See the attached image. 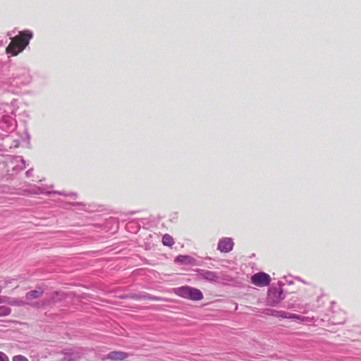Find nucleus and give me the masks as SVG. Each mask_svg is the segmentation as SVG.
Listing matches in <instances>:
<instances>
[{
	"label": "nucleus",
	"mask_w": 361,
	"mask_h": 361,
	"mask_svg": "<svg viewBox=\"0 0 361 361\" xmlns=\"http://www.w3.org/2000/svg\"><path fill=\"white\" fill-rule=\"evenodd\" d=\"M197 278L200 280H204L209 283H217L219 281V276L215 271L206 269H197L196 270Z\"/></svg>",
	"instance_id": "6"
},
{
	"label": "nucleus",
	"mask_w": 361,
	"mask_h": 361,
	"mask_svg": "<svg viewBox=\"0 0 361 361\" xmlns=\"http://www.w3.org/2000/svg\"><path fill=\"white\" fill-rule=\"evenodd\" d=\"M33 35L30 30H24L20 32V42L18 45H14L12 43L6 47V52L11 54L12 56H16L20 52L23 51L25 47L29 44L30 40L32 38Z\"/></svg>",
	"instance_id": "3"
},
{
	"label": "nucleus",
	"mask_w": 361,
	"mask_h": 361,
	"mask_svg": "<svg viewBox=\"0 0 361 361\" xmlns=\"http://www.w3.org/2000/svg\"><path fill=\"white\" fill-rule=\"evenodd\" d=\"M285 315L286 316H283L282 318H288V319H297V320L299 318V314H297L295 313H290V312H285Z\"/></svg>",
	"instance_id": "20"
},
{
	"label": "nucleus",
	"mask_w": 361,
	"mask_h": 361,
	"mask_svg": "<svg viewBox=\"0 0 361 361\" xmlns=\"http://www.w3.org/2000/svg\"><path fill=\"white\" fill-rule=\"evenodd\" d=\"M132 295V293H129V294H125V295H122L120 296V298L121 299H131V296Z\"/></svg>",
	"instance_id": "26"
},
{
	"label": "nucleus",
	"mask_w": 361,
	"mask_h": 361,
	"mask_svg": "<svg viewBox=\"0 0 361 361\" xmlns=\"http://www.w3.org/2000/svg\"><path fill=\"white\" fill-rule=\"evenodd\" d=\"M145 220V219H139L137 220L129 221L126 224L127 230L133 233H137L141 227V225L139 221L143 222Z\"/></svg>",
	"instance_id": "13"
},
{
	"label": "nucleus",
	"mask_w": 361,
	"mask_h": 361,
	"mask_svg": "<svg viewBox=\"0 0 361 361\" xmlns=\"http://www.w3.org/2000/svg\"><path fill=\"white\" fill-rule=\"evenodd\" d=\"M298 320H299L301 322H313L315 321L314 317H305V316L300 315V314H299V318Z\"/></svg>",
	"instance_id": "19"
},
{
	"label": "nucleus",
	"mask_w": 361,
	"mask_h": 361,
	"mask_svg": "<svg viewBox=\"0 0 361 361\" xmlns=\"http://www.w3.org/2000/svg\"><path fill=\"white\" fill-rule=\"evenodd\" d=\"M271 282L270 276L263 271L257 272L251 277V283L259 287H264L269 285Z\"/></svg>",
	"instance_id": "7"
},
{
	"label": "nucleus",
	"mask_w": 361,
	"mask_h": 361,
	"mask_svg": "<svg viewBox=\"0 0 361 361\" xmlns=\"http://www.w3.org/2000/svg\"><path fill=\"white\" fill-rule=\"evenodd\" d=\"M49 194H58L60 195L68 196V193L66 192L65 191H52L50 192Z\"/></svg>",
	"instance_id": "23"
},
{
	"label": "nucleus",
	"mask_w": 361,
	"mask_h": 361,
	"mask_svg": "<svg viewBox=\"0 0 361 361\" xmlns=\"http://www.w3.org/2000/svg\"><path fill=\"white\" fill-rule=\"evenodd\" d=\"M135 212L134 211H132V212H129V214H135Z\"/></svg>",
	"instance_id": "31"
},
{
	"label": "nucleus",
	"mask_w": 361,
	"mask_h": 361,
	"mask_svg": "<svg viewBox=\"0 0 361 361\" xmlns=\"http://www.w3.org/2000/svg\"><path fill=\"white\" fill-rule=\"evenodd\" d=\"M13 361H29L28 359L21 355H15L13 357Z\"/></svg>",
	"instance_id": "21"
},
{
	"label": "nucleus",
	"mask_w": 361,
	"mask_h": 361,
	"mask_svg": "<svg viewBox=\"0 0 361 361\" xmlns=\"http://www.w3.org/2000/svg\"><path fill=\"white\" fill-rule=\"evenodd\" d=\"M44 293V291L41 289L32 290L27 292L25 295V298L27 300H31L32 299H37L40 298Z\"/></svg>",
	"instance_id": "15"
},
{
	"label": "nucleus",
	"mask_w": 361,
	"mask_h": 361,
	"mask_svg": "<svg viewBox=\"0 0 361 361\" xmlns=\"http://www.w3.org/2000/svg\"><path fill=\"white\" fill-rule=\"evenodd\" d=\"M128 357V353L123 351H111L106 355V359L111 360H124Z\"/></svg>",
	"instance_id": "12"
},
{
	"label": "nucleus",
	"mask_w": 361,
	"mask_h": 361,
	"mask_svg": "<svg viewBox=\"0 0 361 361\" xmlns=\"http://www.w3.org/2000/svg\"><path fill=\"white\" fill-rule=\"evenodd\" d=\"M17 127V121L14 117L4 114L0 118V128L6 132L12 133Z\"/></svg>",
	"instance_id": "5"
},
{
	"label": "nucleus",
	"mask_w": 361,
	"mask_h": 361,
	"mask_svg": "<svg viewBox=\"0 0 361 361\" xmlns=\"http://www.w3.org/2000/svg\"><path fill=\"white\" fill-rule=\"evenodd\" d=\"M31 80L30 71L25 66L0 61V89L17 92L18 89L29 85Z\"/></svg>",
	"instance_id": "1"
},
{
	"label": "nucleus",
	"mask_w": 361,
	"mask_h": 361,
	"mask_svg": "<svg viewBox=\"0 0 361 361\" xmlns=\"http://www.w3.org/2000/svg\"><path fill=\"white\" fill-rule=\"evenodd\" d=\"M288 284H292L293 281H288Z\"/></svg>",
	"instance_id": "34"
},
{
	"label": "nucleus",
	"mask_w": 361,
	"mask_h": 361,
	"mask_svg": "<svg viewBox=\"0 0 361 361\" xmlns=\"http://www.w3.org/2000/svg\"><path fill=\"white\" fill-rule=\"evenodd\" d=\"M25 138L27 140V142L29 143L30 140V135L27 129L25 130Z\"/></svg>",
	"instance_id": "25"
},
{
	"label": "nucleus",
	"mask_w": 361,
	"mask_h": 361,
	"mask_svg": "<svg viewBox=\"0 0 361 361\" xmlns=\"http://www.w3.org/2000/svg\"><path fill=\"white\" fill-rule=\"evenodd\" d=\"M264 313L267 315L274 316L276 317H283L285 315V311L276 310L274 309L266 308L264 310Z\"/></svg>",
	"instance_id": "16"
},
{
	"label": "nucleus",
	"mask_w": 361,
	"mask_h": 361,
	"mask_svg": "<svg viewBox=\"0 0 361 361\" xmlns=\"http://www.w3.org/2000/svg\"><path fill=\"white\" fill-rule=\"evenodd\" d=\"M233 246L234 243L231 238L224 237L219 240L217 250L221 252L227 253L233 250Z\"/></svg>",
	"instance_id": "8"
},
{
	"label": "nucleus",
	"mask_w": 361,
	"mask_h": 361,
	"mask_svg": "<svg viewBox=\"0 0 361 361\" xmlns=\"http://www.w3.org/2000/svg\"><path fill=\"white\" fill-rule=\"evenodd\" d=\"M329 312H331L333 314L329 317L328 319V322L331 323L333 325H339L343 324L345 322V317L343 312H335L331 311V309L328 310Z\"/></svg>",
	"instance_id": "10"
},
{
	"label": "nucleus",
	"mask_w": 361,
	"mask_h": 361,
	"mask_svg": "<svg viewBox=\"0 0 361 361\" xmlns=\"http://www.w3.org/2000/svg\"><path fill=\"white\" fill-rule=\"evenodd\" d=\"M11 312V309L8 306H0V317L9 315Z\"/></svg>",
	"instance_id": "18"
},
{
	"label": "nucleus",
	"mask_w": 361,
	"mask_h": 361,
	"mask_svg": "<svg viewBox=\"0 0 361 361\" xmlns=\"http://www.w3.org/2000/svg\"><path fill=\"white\" fill-rule=\"evenodd\" d=\"M32 171H33V169H30L29 170H27L26 172H25V175L27 177H30L32 176Z\"/></svg>",
	"instance_id": "27"
},
{
	"label": "nucleus",
	"mask_w": 361,
	"mask_h": 361,
	"mask_svg": "<svg viewBox=\"0 0 361 361\" xmlns=\"http://www.w3.org/2000/svg\"><path fill=\"white\" fill-rule=\"evenodd\" d=\"M21 161H22V163H23V164H25V160H24L23 159H21Z\"/></svg>",
	"instance_id": "32"
},
{
	"label": "nucleus",
	"mask_w": 361,
	"mask_h": 361,
	"mask_svg": "<svg viewBox=\"0 0 361 361\" xmlns=\"http://www.w3.org/2000/svg\"><path fill=\"white\" fill-rule=\"evenodd\" d=\"M0 361H9L8 356L3 352H0Z\"/></svg>",
	"instance_id": "22"
},
{
	"label": "nucleus",
	"mask_w": 361,
	"mask_h": 361,
	"mask_svg": "<svg viewBox=\"0 0 361 361\" xmlns=\"http://www.w3.org/2000/svg\"><path fill=\"white\" fill-rule=\"evenodd\" d=\"M3 302V300L1 299V297L0 296V303Z\"/></svg>",
	"instance_id": "33"
},
{
	"label": "nucleus",
	"mask_w": 361,
	"mask_h": 361,
	"mask_svg": "<svg viewBox=\"0 0 361 361\" xmlns=\"http://www.w3.org/2000/svg\"><path fill=\"white\" fill-rule=\"evenodd\" d=\"M1 290H2V288H1V286H0V293L1 292Z\"/></svg>",
	"instance_id": "35"
},
{
	"label": "nucleus",
	"mask_w": 361,
	"mask_h": 361,
	"mask_svg": "<svg viewBox=\"0 0 361 361\" xmlns=\"http://www.w3.org/2000/svg\"><path fill=\"white\" fill-rule=\"evenodd\" d=\"M27 305L32 307H37L39 308L41 307V305L38 302H26Z\"/></svg>",
	"instance_id": "24"
},
{
	"label": "nucleus",
	"mask_w": 361,
	"mask_h": 361,
	"mask_svg": "<svg viewBox=\"0 0 361 361\" xmlns=\"http://www.w3.org/2000/svg\"><path fill=\"white\" fill-rule=\"evenodd\" d=\"M72 206H79V205H84L82 202H71L70 203Z\"/></svg>",
	"instance_id": "28"
},
{
	"label": "nucleus",
	"mask_w": 361,
	"mask_h": 361,
	"mask_svg": "<svg viewBox=\"0 0 361 361\" xmlns=\"http://www.w3.org/2000/svg\"><path fill=\"white\" fill-rule=\"evenodd\" d=\"M62 354L64 355V360L67 361H76L79 358L78 353L73 352L71 349L63 350Z\"/></svg>",
	"instance_id": "14"
},
{
	"label": "nucleus",
	"mask_w": 361,
	"mask_h": 361,
	"mask_svg": "<svg viewBox=\"0 0 361 361\" xmlns=\"http://www.w3.org/2000/svg\"><path fill=\"white\" fill-rule=\"evenodd\" d=\"M68 196L75 198L77 197V194L75 192H71L68 193Z\"/></svg>",
	"instance_id": "29"
},
{
	"label": "nucleus",
	"mask_w": 361,
	"mask_h": 361,
	"mask_svg": "<svg viewBox=\"0 0 361 361\" xmlns=\"http://www.w3.org/2000/svg\"><path fill=\"white\" fill-rule=\"evenodd\" d=\"M4 45V42H3V40H0V47L3 46Z\"/></svg>",
	"instance_id": "30"
},
{
	"label": "nucleus",
	"mask_w": 361,
	"mask_h": 361,
	"mask_svg": "<svg viewBox=\"0 0 361 361\" xmlns=\"http://www.w3.org/2000/svg\"><path fill=\"white\" fill-rule=\"evenodd\" d=\"M162 243L166 246H172L174 244L173 238L169 234H164L162 237Z\"/></svg>",
	"instance_id": "17"
},
{
	"label": "nucleus",
	"mask_w": 361,
	"mask_h": 361,
	"mask_svg": "<svg viewBox=\"0 0 361 361\" xmlns=\"http://www.w3.org/2000/svg\"><path fill=\"white\" fill-rule=\"evenodd\" d=\"M173 293L179 297L193 301H199L204 298L200 290L189 286L173 288Z\"/></svg>",
	"instance_id": "2"
},
{
	"label": "nucleus",
	"mask_w": 361,
	"mask_h": 361,
	"mask_svg": "<svg viewBox=\"0 0 361 361\" xmlns=\"http://www.w3.org/2000/svg\"><path fill=\"white\" fill-rule=\"evenodd\" d=\"M279 288L274 286L269 288L267 297V304L269 306L276 307L286 298L283 290L284 283L281 281L278 282Z\"/></svg>",
	"instance_id": "4"
},
{
	"label": "nucleus",
	"mask_w": 361,
	"mask_h": 361,
	"mask_svg": "<svg viewBox=\"0 0 361 361\" xmlns=\"http://www.w3.org/2000/svg\"><path fill=\"white\" fill-rule=\"evenodd\" d=\"M176 262H178L181 264H186V265H197V266L204 265L203 262L197 261L194 257H192L190 255H180L176 257Z\"/></svg>",
	"instance_id": "9"
},
{
	"label": "nucleus",
	"mask_w": 361,
	"mask_h": 361,
	"mask_svg": "<svg viewBox=\"0 0 361 361\" xmlns=\"http://www.w3.org/2000/svg\"><path fill=\"white\" fill-rule=\"evenodd\" d=\"M132 300H152V301H160L161 298L159 296L153 295L146 292H140L137 293H132L130 296Z\"/></svg>",
	"instance_id": "11"
}]
</instances>
